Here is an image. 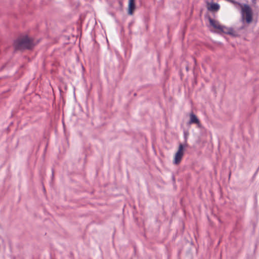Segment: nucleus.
<instances>
[{
  "mask_svg": "<svg viewBox=\"0 0 259 259\" xmlns=\"http://www.w3.org/2000/svg\"><path fill=\"white\" fill-rule=\"evenodd\" d=\"M35 44L33 40L27 36H23L18 38L14 42V46L16 49H31Z\"/></svg>",
  "mask_w": 259,
  "mask_h": 259,
  "instance_id": "1",
  "label": "nucleus"
},
{
  "mask_svg": "<svg viewBox=\"0 0 259 259\" xmlns=\"http://www.w3.org/2000/svg\"><path fill=\"white\" fill-rule=\"evenodd\" d=\"M233 4H237L241 7V13L243 18H245L247 23H249L252 21V11L250 7L247 5L242 6L241 4L235 2L234 0H227Z\"/></svg>",
  "mask_w": 259,
  "mask_h": 259,
  "instance_id": "2",
  "label": "nucleus"
},
{
  "mask_svg": "<svg viewBox=\"0 0 259 259\" xmlns=\"http://www.w3.org/2000/svg\"><path fill=\"white\" fill-rule=\"evenodd\" d=\"M183 151L184 146L182 144H180L179 146V149L175 155L174 160V164H178L180 163L184 155Z\"/></svg>",
  "mask_w": 259,
  "mask_h": 259,
  "instance_id": "3",
  "label": "nucleus"
},
{
  "mask_svg": "<svg viewBox=\"0 0 259 259\" xmlns=\"http://www.w3.org/2000/svg\"><path fill=\"white\" fill-rule=\"evenodd\" d=\"M208 20L210 25L214 29H217L220 32H225L224 29L226 27L222 26L218 21H216L211 18H209Z\"/></svg>",
  "mask_w": 259,
  "mask_h": 259,
  "instance_id": "4",
  "label": "nucleus"
},
{
  "mask_svg": "<svg viewBox=\"0 0 259 259\" xmlns=\"http://www.w3.org/2000/svg\"><path fill=\"white\" fill-rule=\"evenodd\" d=\"M190 120L188 122L189 124H196L198 128H202L203 126L200 123L199 119L193 113H191L189 115Z\"/></svg>",
  "mask_w": 259,
  "mask_h": 259,
  "instance_id": "5",
  "label": "nucleus"
},
{
  "mask_svg": "<svg viewBox=\"0 0 259 259\" xmlns=\"http://www.w3.org/2000/svg\"><path fill=\"white\" fill-rule=\"evenodd\" d=\"M207 9L210 11H217L220 9V5L217 3H211L208 5Z\"/></svg>",
  "mask_w": 259,
  "mask_h": 259,
  "instance_id": "6",
  "label": "nucleus"
},
{
  "mask_svg": "<svg viewBox=\"0 0 259 259\" xmlns=\"http://www.w3.org/2000/svg\"><path fill=\"white\" fill-rule=\"evenodd\" d=\"M135 8V0H129L128 10V14L132 15Z\"/></svg>",
  "mask_w": 259,
  "mask_h": 259,
  "instance_id": "7",
  "label": "nucleus"
}]
</instances>
